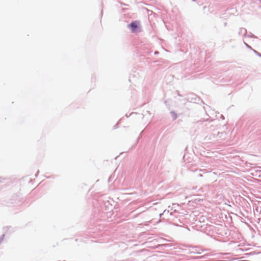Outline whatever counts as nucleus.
Returning <instances> with one entry per match:
<instances>
[{
  "mask_svg": "<svg viewBox=\"0 0 261 261\" xmlns=\"http://www.w3.org/2000/svg\"><path fill=\"white\" fill-rule=\"evenodd\" d=\"M138 22L137 21L132 22L129 24V27L131 29L132 32L134 33L136 31V29L138 28Z\"/></svg>",
  "mask_w": 261,
  "mask_h": 261,
  "instance_id": "obj_1",
  "label": "nucleus"
}]
</instances>
